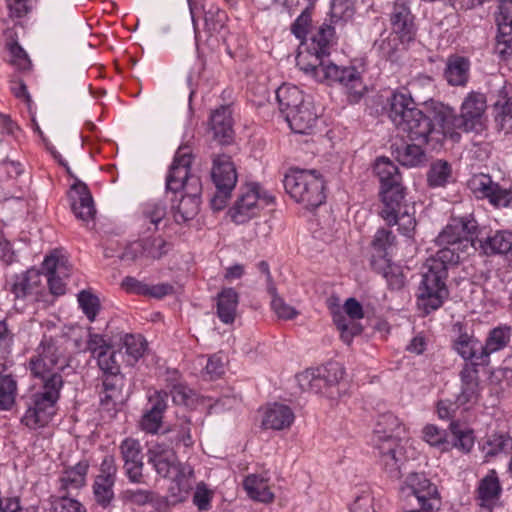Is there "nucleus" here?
<instances>
[{
	"instance_id": "obj_29",
	"label": "nucleus",
	"mask_w": 512,
	"mask_h": 512,
	"mask_svg": "<svg viewBox=\"0 0 512 512\" xmlns=\"http://www.w3.org/2000/svg\"><path fill=\"white\" fill-rule=\"evenodd\" d=\"M317 119L310 105L304 102L296 111L290 112L285 120L295 133L307 134L316 126Z\"/></svg>"
},
{
	"instance_id": "obj_36",
	"label": "nucleus",
	"mask_w": 512,
	"mask_h": 512,
	"mask_svg": "<svg viewBox=\"0 0 512 512\" xmlns=\"http://www.w3.org/2000/svg\"><path fill=\"white\" fill-rule=\"evenodd\" d=\"M421 145V143H403L399 146H396L394 151L396 159L401 165L407 167H417L425 164L427 157Z\"/></svg>"
},
{
	"instance_id": "obj_26",
	"label": "nucleus",
	"mask_w": 512,
	"mask_h": 512,
	"mask_svg": "<svg viewBox=\"0 0 512 512\" xmlns=\"http://www.w3.org/2000/svg\"><path fill=\"white\" fill-rule=\"evenodd\" d=\"M501 492L502 487L497 473L495 470H490L479 482L476 490V499L482 508H486L490 511L499 500Z\"/></svg>"
},
{
	"instance_id": "obj_3",
	"label": "nucleus",
	"mask_w": 512,
	"mask_h": 512,
	"mask_svg": "<svg viewBox=\"0 0 512 512\" xmlns=\"http://www.w3.org/2000/svg\"><path fill=\"white\" fill-rule=\"evenodd\" d=\"M374 172L379 178L380 195L383 208L380 216L388 225H398V230L410 237L415 229L416 221L403 204L405 188L398 167L388 158H378L374 165Z\"/></svg>"
},
{
	"instance_id": "obj_49",
	"label": "nucleus",
	"mask_w": 512,
	"mask_h": 512,
	"mask_svg": "<svg viewBox=\"0 0 512 512\" xmlns=\"http://www.w3.org/2000/svg\"><path fill=\"white\" fill-rule=\"evenodd\" d=\"M268 292L272 296L271 308L278 318L290 320L298 315V312L294 307L287 304L284 299L278 296L276 288L273 285L268 287Z\"/></svg>"
},
{
	"instance_id": "obj_57",
	"label": "nucleus",
	"mask_w": 512,
	"mask_h": 512,
	"mask_svg": "<svg viewBox=\"0 0 512 512\" xmlns=\"http://www.w3.org/2000/svg\"><path fill=\"white\" fill-rule=\"evenodd\" d=\"M423 438L431 446L442 447V449L446 446L447 441H450L448 433L445 430L439 429L435 425H426L424 427Z\"/></svg>"
},
{
	"instance_id": "obj_13",
	"label": "nucleus",
	"mask_w": 512,
	"mask_h": 512,
	"mask_svg": "<svg viewBox=\"0 0 512 512\" xmlns=\"http://www.w3.org/2000/svg\"><path fill=\"white\" fill-rule=\"evenodd\" d=\"M273 200L274 198L271 195L261 192L258 184H251L247 187V191L237 200L232 218L236 223H243L255 216L260 207L271 204Z\"/></svg>"
},
{
	"instance_id": "obj_31",
	"label": "nucleus",
	"mask_w": 512,
	"mask_h": 512,
	"mask_svg": "<svg viewBox=\"0 0 512 512\" xmlns=\"http://www.w3.org/2000/svg\"><path fill=\"white\" fill-rule=\"evenodd\" d=\"M89 464L87 461H80L75 466L66 468L60 478V492L68 493L69 490H78L86 483V476Z\"/></svg>"
},
{
	"instance_id": "obj_19",
	"label": "nucleus",
	"mask_w": 512,
	"mask_h": 512,
	"mask_svg": "<svg viewBox=\"0 0 512 512\" xmlns=\"http://www.w3.org/2000/svg\"><path fill=\"white\" fill-rule=\"evenodd\" d=\"M168 393L154 391L148 398L150 407L143 414L140 426L147 433H157L162 424L163 413L167 409Z\"/></svg>"
},
{
	"instance_id": "obj_32",
	"label": "nucleus",
	"mask_w": 512,
	"mask_h": 512,
	"mask_svg": "<svg viewBox=\"0 0 512 512\" xmlns=\"http://www.w3.org/2000/svg\"><path fill=\"white\" fill-rule=\"evenodd\" d=\"M371 266L379 274L386 279L391 290H401L405 285V278L400 266L391 262L390 259L382 260L378 263L376 256L371 257Z\"/></svg>"
},
{
	"instance_id": "obj_27",
	"label": "nucleus",
	"mask_w": 512,
	"mask_h": 512,
	"mask_svg": "<svg viewBox=\"0 0 512 512\" xmlns=\"http://www.w3.org/2000/svg\"><path fill=\"white\" fill-rule=\"evenodd\" d=\"M294 421L293 411L286 405L274 403L268 406L262 419V427L272 430L289 428Z\"/></svg>"
},
{
	"instance_id": "obj_45",
	"label": "nucleus",
	"mask_w": 512,
	"mask_h": 512,
	"mask_svg": "<svg viewBox=\"0 0 512 512\" xmlns=\"http://www.w3.org/2000/svg\"><path fill=\"white\" fill-rule=\"evenodd\" d=\"M17 392V383L11 375H0V410L10 409Z\"/></svg>"
},
{
	"instance_id": "obj_64",
	"label": "nucleus",
	"mask_w": 512,
	"mask_h": 512,
	"mask_svg": "<svg viewBox=\"0 0 512 512\" xmlns=\"http://www.w3.org/2000/svg\"><path fill=\"white\" fill-rule=\"evenodd\" d=\"M373 498L369 491H363L358 495L350 507L351 512H370Z\"/></svg>"
},
{
	"instance_id": "obj_62",
	"label": "nucleus",
	"mask_w": 512,
	"mask_h": 512,
	"mask_svg": "<svg viewBox=\"0 0 512 512\" xmlns=\"http://www.w3.org/2000/svg\"><path fill=\"white\" fill-rule=\"evenodd\" d=\"M117 466L115 458L112 455H106L100 465V473L96 476L97 479H105L116 481Z\"/></svg>"
},
{
	"instance_id": "obj_48",
	"label": "nucleus",
	"mask_w": 512,
	"mask_h": 512,
	"mask_svg": "<svg viewBox=\"0 0 512 512\" xmlns=\"http://www.w3.org/2000/svg\"><path fill=\"white\" fill-rule=\"evenodd\" d=\"M145 258L160 259L166 255L172 248L171 243L158 236L142 239Z\"/></svg>"
},
{
	"instance_id": "obj_4",
	"label": "nucleus",
	"mask_w": 512,
	"mask_h": 512,
	"mask_svg": "<svg viewBox=\"0 0 512 512\" xmlns=\"http://www.w3.org/2000/svg\"><path fill=\"white\" fill-rule=\"evenodd\" d=\"M192 162L191 152L187 146H181L176 152L174 161L166 178V188L174 193L183 191L177 205H173L174 219L177 223L193 219L199 212L201 182L189 173Z\"/></svg>"
},
{
	"instance_id": "obj_53",
	"label": "nucleus",
	"mask_w": 512,
	"mask_h": 512,
	"mask_svg": "<svg viewBox=\"0 0 512 512\" xmlns=\"http://www.w3.org/2000/svg\"><path fill=\"white\" fill-rule=\"evenodd\" d=\"M297 381L303 391H320V374L318 368H309L297 375Z\"/></svg>"
},
{
	"instance_id": "obj_10",
	"label": "nucleus",
	"mask_w": 512,
	"mask_h": 512,
	"mask_svg": "<svg viewBox=\"0 0 512 512\" xmlns=\"http://www.w3.org/2000/svg\"><path fill=\"white\" fill-rule=\"evenodd\" d=\"M286 192L296 201L305 203V210L316 216L320 206L319 173L316 169H291L283 180Z\"/></svg>"
},
{
	"instance_id": "obj_33",
	"label": "nucleus",
	"mask_w": 512,
	"mask_h": 512,
	"mask_svg": "<svg viewBox=\"0 0 512 512\" xmlns=\"http://www.w3.org/2000/svg\"><path fill=\"white\" fill-rule=\"evenodd\" d=\"M480 246L486 255L506 253L512 255V232L507 230L496 231L494 234L481 239Z\"/></svg>"
},
{
	"instance_id": "obj_22",
	"label": "nucleus",
	"mask_w": 512,
	"mask_h": 512,
	"mask_svg": "<svg viewBox=\"0 0 512 512\" xmlns=\"http://www.w3.org/2000/svg\"><path fill=\"white\" fill-rule=\"evenodd\" d=\"M475 229V222L454 218L438 235L437 241L440 245H455L462 241H471Z\"/></svg>"
},
{
	"instance_id": "obj_21",
	"label": "nucleus",
	"mask_w": 512,
	"mask_h": 512,
	"mask_svg": "<svg viewBox=\"0 0 512 512\" xmlns=\"http://www.w3.org/2000/svg\"><path fill=\"white\" fill-rule=\"evenodd\" d=\"M470 71L471 61L468 57L452 54L446 60L443 76L450 86L465 87L470 79Z\"/></svg>"
},
{
	"instance_id": "obj_61",
	"label": "nucleus",
	"mask_w": 512,
	"mask_h": 512,
	"mask_svg": "<svg viewBox=\"0 0 512 512\" xmlns=\"http://www.w3.org/2000/svg\"><path fill=\"white\" fill-rule=\"evenodd\" d=\"M211 498V491L207 489L205 484H198L193 495V503L198 507V509L201 511H207L210 508Z\"/></svg>"
},
{
	"instance_id": "obj_5",
	"label": "nucleus",
	"mask_w": 512,
	"mask_h": 512,
	"mask_svg": "<svg viewBox=\"0 0 512 512\" xmlns=\"http://www.w3.org/2000/svg\"><path fill=\"white\" fill-rule=\"evenodd\" d=\"M459 260V254L450 247L440 249L435 256L426 260L418 289V305L426 314L440 308L448 297V270L456 266Z\"/></svg>"
},
{
	"instance_id": "obj_14",
	"label": "nucleus",
	"mask_w": 512,
	"mask_h": 512,
	"mask_svg": "<svg viewBox=\"0 0 512 512\" xmlns=\"http://www.w3.org/2000/svg\"><path fill=\"white\" fill-rule=\"evenodd\" d=\"M467 187L477 198H487L494 206H506L509 203L508 190L501 188L488 174H474L468 180Z\"/></svg>"
},
{
	"instance_id": "obj_41",
	"label": "nucleus",
	"mask_w": 512,
	"mask_h": 512,
	"mask_svg": "<svg viewBox=\"0 0 512 512\" xmlns=\"http://www.w3.org/2000/svg\"><path fill=\"white\" fill-rule=\"evenodd\" d=\"M167 214L166 205L162 202L148 203L144 206L141 221L143 225L147 226V230L155 231L158 225L162 222Z\"/></svg>"
},
{
	"instance_id": "obj_7",
	"label": "nucleus",
	"mask_w": 512,
	"mask_h": 512,
	"mask_svg": "<svg viewBox=\"0 0 512 512\" xmlns=\"http://www.w3.org/2000/svg\"><path fill=\"white\" fill-rule=\"evenodd\" d=\"M336 44L335 30L330 25L322 27V73L329 84L339 83L347 89L350 102H358L363 96L366 87L360 73L355 67H340L324 57L331 54L330 48Z\"/></svg>"
},
{
	"instance_id": "obj_6",
	"label": "nucleus",
	"mask_w": 512,
	"mask_h": 512,
	"mask_svg": "<svg viewBox=\"0 0 512 512\" xmlns=\"http://www.w3.org/2000/svg\"><path fill=\"white\" fill-rule=\"evenodd\" d=\"M149 461L153 464L157 474L172 480L169 492L173 502L184 501L193 487L194 471L192 467L181 464L176 453L161 444H157L149 450Z\"/></svg>"
},
{
	"instance_id": "obj_39",
	"label": "nucleus",
	"mask_w": 512,
	"mask_h": 512,
	"mask_svg": "<svg viewBox=\"0 0 512 512\" xmlns=\"http://www.w3.org/2000/svg\"><path fill=\"white\" fill-rule=\"evenodd\" d=\"M510 340V329L508 327H497L490 331L485 344H482V357L486 363L490 354L497 352L507 346Z\"/></svg>"
},
{
	"instance_id": "obj_56",
	"label": "nucleus",
	"mask_w": 512,
	"mask_h": 512,
	"mask_svg": "<svg viewBox=\"0 0 512 512\" xmlns=\"http://www.w3.org/2000/svg\"><path fill=\"white\" fill-rule=\"evenodd\" d=\"M495 122L499 130L505 133L512 132V98L506 99L500 106L495 116Z\"/></svg>"
},
{
	"instance_id": "obj_51",
	"label": "nucleus",
	"mask_w": 512,
	"mask_h": 512,
	"mask_svg": "<svg viewBox=\"0 0 512 512\" xmlns=\"http://www.w3.org/2000/svg\"><path fill=\"white\" fill-rule=\"evenodd\" d=\"M98 366L105 375L116 376L120 372V366L115 351H100L96 355Z\"/></svg>"
},
{
	"instance_id": "obj_24",
	"label": "nucleus",
	"mask_w": 512,
	"mask_h": 512,
	"mask_svg": "<svg viewBox=\"0 0 512 512\" xmlns=\"http://www.w3.org/2000/svg\"><path fill=\"white\" fill-rule=\"evenodd\" d=\"M42 282V273L35 269H30L24 273L15 275L8 284V290L14 295L15 300L38 293V287Z\"/></svg>"
},
{
	"instance_id": "obj_34",
	"label": "nucleus",
	"mask_w": 512,
	"mask_h": 512,
	"mask_svg": "<svg viewBox=\"0 0 512 512\" xmlns=\"http://www.w3.org/2000/svg\"><path fill=\"white\" fill-rule=\"evenodd\" d=\"M276 99L279 104L280 112L286 116L290 112L296 111L303 103L304 98L302 92L292 85H282L276 90Z\"/></svg>"
},
{
	"instance_id": "obj_63",
	"label": "nucleus",
	"mask_w": 512,
	"mask_h": 512,
	"mask_svg": "<svg viewBox=\"0 0 512 512\" xmlns=\"http://www.w3.org/2000/svg\"><path fill=\"white\" fill-rule=\"evenodd\" d=\"M172 400L177 405H188L192 397V391L184 384H173L170 388Z\"/></svg>"
},
{
	"instance_id": "obj_50",
	"label": "nucleus",
	"mask_w": 512,
	"mask_h": 512,
	"mask_svg": "<svg viewBox=\"0 0 512 512\" xmlns=\"http://www.w3.org/2000/svg\"><path fill=\"white\" fill-rule=\"evenodd\" d=\"M67 494L62 492L61 495L52 497L51 512H85L81 503Z\"/></svg>"
},
{
	"instance_id": "obj_43",
	"label": "nucleus",
	"mask_w": 512,
	"mask_h": 512,
	"mask_svg": "<svg viewBox=\"0 0 512 512\" xmlns=\"http://www.w3.org/2000/svg\"><path fill=\"white\" fill-rule=\"evenodd\" d=\"M512 449V438L504 433H495L487 437L483 444V451L488 456H495L499 453H507Z\"/></svg>"
},
{
	"instance_id": "obj_58",
	"label": "nucleus",
	"mask_w": 512,
	"mask_h": 512,
	"mask_svg": "<svg viewBox=\"0 0 512 512\" xmlns=\"http://www.w3.org/2000/svg\"><path fill=\"white\" fill-rule=\"evenodd\" d=\"M122 499L125 502L143 506L153 500V493L143 489H127L122 492Z\"/></svg>"
},
{
	"instance_id": "obj_2",
	"label": "nucleus",
	"mask_w": 512,
	"mask_h": 512,
	"mask_svg": "<svg viewBox=\"0 0 512 512\" xmlns=\"http://www.w3.org/2000/svg\"><path fill=\"white\" fill-rule=\"evenodd\" d=\"M389 105V118L411 141L427 144L430 137L450 139L447 105L431 100L419 109L411 96L401 92L391 95Z\"/></svg>"
},
{
	"instance_id": "obj_60",
	"label": "nucleus",
	"mask_w": 512,
	"mask_h": 512,
	"mask_svg": "<svg viewBox=\"0 0 512 512\" xmlns=\"http://www.w3.org/2000/svg\"><path fill=\"white\" fill-rule=\"evenodd\" d=\"M119 258L125 262H135L138 259L145 258L142 240L134 241L126 245Z\"/></svg>"
},
{
	"instance_id": "obj_38",
	"label": "nucleus",
	"mask_w": 512,
	"mask_h": 512,
	"mask_svg": "<svg viewBox=\"0 0 512 512\" xmlns=\"http://www.w3.org/2000/svg\"><path fill=\"white\" fill-rule=\"evenodd\" d=\"M512 4H505L501 2L500 13L496 16V23L498 26V34L496 40L498 45H503L504 48L501 50V54L505 52L506 48L510 47L512 41V17L509 15V9Z\"/></svg>"
},
{
	"instance_id": "obj_40",
	"label": "nucleus",
	"mask_w": 512,
	"mask_h": 512,
	"mask_svg": "<svg viewBox=\"0 0 512 512\" xmlns=\"http://www.w3.org/2000/svg\"><path fill=\"white\" fill-rule=\"evenodd\" d=\"M446 446L443 451H447L452 447H455L463 452H469L474 444V438L471 431H462L459 425L456 423L450 424V432L448 433Z\"/></svg>"
},
{
	"instance_id": "obj_37",
	"label": "nucleus",
	"mask_w": 512,
	"mask_h": 512,
	"mask_svg": "<svg viewBox=\"0 0 512 512\" xmlns=\"http://www.w3.org/2000/svg\"><path fill=\"white\" fill-rule=\"evenodd\" d=\"M244 488L248 495L257 501L268 503L274 498L268 485V479L259 475H249L244 480Z\"/></svg>"
},
{
	"instance_id": "obj_59",
	"label": "nucleus",
	"mask_w": 512,
	"mask_h": 512,
	"mask_svg": "<svg viewBox=\"0 0 512 512\" xmlns=\"http://www.w3.org/2000/svg\"><path fill=\"white\" fill-rule=\"evenodd\" d=\"M344 368L339 362L331 361L325 365L324 374L322 379L325 380L326 384L330 387L338 384L343 378Z\"/></svg>"
},
{
	"instance_id": "obj_18",
	"label": "nucleus",
	"mask_w": 512,
	"mask_h": 512,
	"mask_svg": "<svg viewBox=\"0 0 512 512\" xmlns=\"http://www.w3.org/2000/svg\"><path fill=\"white\" fill-rule=\"evenodd\" d=\"M120 451L124 460V468L129 480L133 483L142 482L143 456L138 440L126 438L120 445Z\"/></svg>"
},
{
	"instance_id": "obj_44",
	"label": "nucleus",
	"mask_w": 512,
	"mask_h": 512,
	"mask_svg": "<svg viewBox=\"0 0 512 512\" xmlns=\"http://www.w3.org/2000/svg\"><path fill=\"white\" fill-rule=\"evenodd\" d=\"M395 236L391 231L386 229H379L372 241V247L378 263H382V260L389 259L387 250L393 245Z\"/></svg>"
},
{
	"instance_id": "obj_35",
	"label": "nucleus",
	"mask_w": 512,
	"mask_h": 512,
	"mask_svg": "<svg viewBox=\"0 0 512 512\" xmlns=\"http://www.w3.org/2000/svg\"><path fill=\"white\" fill-rule=\"evenodd\" d=\"M404 432L399 419L392 413H386L379 417L375 433L378 443L387 442L389 439H395L401 443V433Z\"/></svg>"
},
{
	"instance_id": "obj_8",
	"label": "nucleus",
	"mask_w": 512,
	"mask_h": 512,
	"mask_svg": "<svg viewBox=\"0 0 512 512\" xmlns=\"http://www.w3.org/2000/svg\"><path fill=\"white\" fill-rule=\"evenodd\" d=\"M487 108L486 96L483 93L472 91L467 94L462 105L460 114L456 115L454 110L447 106V121L450 130V139L454 142L460 140L458 130L466 133L474 132L480 134L485 130V111Z\"/></svg>"
},
{
	"instance_id": "obj_12",
	"label": "nucleus",
	"mask_w": 512,
	"mask_h": 512,
	"mask_svg": "<svg viewBox=\"0 0 512 512\" xmlns=\"http://www.w3.org/2000/svg\"><path fill=\"white\" fill-rule=\"evenodd\" d=\"M343 309L345 314L333 312V321L343 342L350 345L353 338L363 331L362 325L356 320L364 317V311L361 303L352 297L345 301Z\"/></svg>"
},
{
	"instance_id": "obj_15",
	"label": "nucleus",
	"mask_w": 512,
	"mask_h": 512,
	"mask_svg": "<svg viewBox=\"0 0 512 512\" xmlns=\"http://www.w3.org/2000/svg\"><path fill=\"white\" fill-rule=\"evenodd\" d=\"M379 450L380 462L383 470L389 478L398 480L403 475V468L406 462L404 448L395 439H389L387 442L377 444Z\"/></svg>"
},
{
	"instance_id": "obj_1",
	"label": "nucleus",
	"mask_w": 512,
	"mask_h": 512,
	"mask_svg": "<svg viewBox=\"0 0 512 512\" xmlns=\"http://www.w3.org/2000/svg\"><path fill=\"white\" fill-rule=\"evenodd\" d=\"M67 360L57 340L44 336L29 360L33 377L43 382L42 390L34 393L22 417V423L30 429L46 426L55 414V405L63 387L61 372Z\"/></svg>"
},
{
	"instance_id": "obj_9",
	"label": "nucleus",
	"mask_w": 512,
	"mask_h": 512,
	"mask_svg": "<svg viewBox=\"0 0 512 512\" xmlns=\"http://www.w3.org/2000/svg\"><path fill=\"white\" fill-rule=\"evenodd\" d=\"M310 28L311 12L310 8H306L292 24L291 30L298 39H303L296 57L297 66L304 73L315 77L320 66V29L307 38Z\"/></svg>"
},
{
	"instance_id": "obj_47",
	"label": "nucleus",
	"mask_w": 512,
	"mask_h": 512,
	"mask_svg": "<svg viewBox=\"0 0 512 512\" xmlns=\"http://www.w3.org/2000/svg\"><path fill=\"white\" fill-rule=\"evenodd\" d=\"M114 481L97 479L93 483V496L95 502L103 508H107L114 499Z\"/></svg>"
},
{
	"instance_id": "obj_16",
	"label": "nucleus",
	"mask_w": 512,
	"mask_h": 512,
	"mask_svg": "<svg viewBox=\"0 0 512 512\" xmlns=\"http://www.w3.org/2000/svg\"><path fill=\"white\" fill-rule=\"evenodd\" d=\"M71 209L78 220L85 224L93 221L96 214L92 195L85 183L76 179L69 193Z\"/></svg>"
},
{
	"instance_id": "obj_20",
	"label": "nucleus",
	"mask_w": 512,
	"mask_h": 512,
	"mask_svg": "<svg viewBox=\"0 0 512 512\" xmlns=\"http://www.w3.org/2000/svg\"><path fill=\"white\" fill-rule=\"evenodd\" d=\"M211 176L216 189L233 190L237 183V172L231 157L225 154L213 157Z\"/></svg>"
},
{
	"instance_id": "obj_23",
	"label": "nucleus",
	"mask_w": 512,
	"mask_h": 512,
	"mask_svg": "<svg viewBox=\"0 0 512 512\" xmlns=\"http://www.w3.org/2000/svg\"><path fill=\"white\" fill-rule=\"evenodd\" d=\"M390 21L393 30L402 38L410 40L415 34L414 15L408 0H396L391 12Z\"/></svg>"
},
{
	"instance_id": "obj_17",
	"label": "nucleus",
	"mask_w": 512,
	"mask_h": 512,
	"mask_svg": "<svg viewBox=\"0 0 512 512\" xmlns=\"http://www.w3.org/2000/svg\"><path fill=\"white\" fill-rule=\"evenodd\" d=\"M42 269L45 271L50 292L56 296L65 294L64 278L69 276L70 271L67 259L51 254L44 259Z\"/></svg>"
},
{
	"instance_id": "obj_46",
	"label": "nucleus",
	"mask_w": 512,
	"mask_h": 512,
	"mask_svg": "<svg viewBox=\"0 0 512 512\" xmlns=\"http://www.w3.org/2000/svg\"><path fill=\"white\" fill-rule=\"evenodd\" d=\"M122 341L128 356L127 362L129 365H134L144 354L145 340L140 335L126 334Z\"/></svg>"
},
{
	"instance_id": "obj_11",
	"label": "nucleus",
	"mask_w": 512,
	"mask_h": 512,
	"mask_svg": "<svg viewBox=\"0 0 512 512\" xmlns=\"http://www.w3.org/2000/svg\"><path fill=\"white\" fill-rule=\"evenodd\" d=\"M399 492L404 499L414 497L420 506V511L433 512L441 507V498L436 485L424 474L410 473L400 486Z\"/></svg>"
},
{
	"instance_id": "obj_30",
	"label": "nucleus",
	"mask_w": 512,
	"mask_h": 512,
	"mask_svg": "<svg viewBox=\"0 0 512 512\" xmlns=\"http://www.w3.org/2000/svg\"><path fill=\"white\" fill-rule=\"evenodd\" d=\"M453 348L464 360L486 363L485 357H482V344L473 335L460 333L454 340Z\"/></svg>"
},
{
	"instance_id": "obj_52",
	"label": "nucleus",
	"mask_w": 512,
	"mask_h": 512,
	"mask_svg": "<svg viewBox=\"0 0 512 512\" xmlns=\"http://www.w3.org/2000/svg\"><path fill=\"white\" fill-rule=\"evenodd\" d=\"M78 302L87 318L94 321L100 307L98 297L89 291L83 290L78 294Z\"/></svg>"
},
{
	"instance_id": "obj_28",
	"label": "nucleus",
	"mask_w": 512,
	"mask_h": 512,
	"mask_svg": "<svg viewBox=\"0 0 512 512\" xmlns=\"http://www.w3.org/2000/svg\"><path fill=\"white\" fill-rule=\"evenodd\" d=\"M239 294L234 288H223L217 295V316L224 324H232L236 317Z\"/></svg>"
},
{
	"instance_id": "obj_42",
	"label": "nucleus",
	"mask_w": 512,
	"mask_h": 512,
	"mask_svg": "<svg viewBox=\"0 0 512 512\" xmlns=\"http://www.w3.org/2000/svg\"><path fill=\"white\" fill-rule=\"evenodd\" d=\"M451 165L444 160L432 163L427 173V181L430 187H443L451 177Z\"/></svg>"
},
{
	"instance_id": "obj_54",
	"label": "nucleus",
	"mask_w": 512,
	"mask_h": 512,
	"mask_svg": "<svg viewBox=\"0 0 512 512\" xmlns=\"http://www.w3.org/2000/svg\"><path fill=\"white\" fill-rule=\"evenodd\" d=\"M7 48L10 53V63L18 70H27L31 66L30 59L25 50L16 41L9 42Z\"/></svg>"
},
{
	"instance_id": "obj_25",
	"label": "nucleus",
	"mask_w": 512,
	"mask_h": 512,
	"mask_svg": "<svg viewBox=\"0 0 512 512\" xmlns=\"http://www.w3.org/2000/svg\"><path fill=\"white\" fill-rule=\"evenodd\" d=\"M231 109L229 106H221L210 117L213 138L220 144H229L234 135Z\"/></svg>"
},
{
	"instance_id": "obj_55",
	"label": "nucleus",
	"mask_w": 512,
	"mask_h": 512,
	"mask_svg": "<svg viewBox=\"0 0 512 512\" xmlns=\"http://www.w3.org/2000/svg\"><path fill=\"white\" fill-rule=\"evenodd\" d=\"M226 14L218 8H210L205 11L204 22L205 29L210 33H217L224 27Z\"/></svg>"
}]
</instances>
